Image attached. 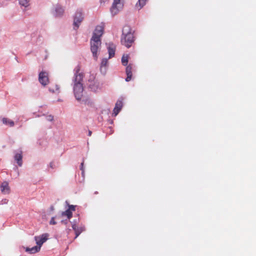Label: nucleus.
I'll return each instance as SVG.
<instances>
[{
	"label": "nucleus",
	"mask_w": 256,
	"mask_h": 256,
	"mask_svg": "<svg viewBox=\"0 0 256 256\" xmlns=\"http://www.w3.org/2000/svg\"><path fill=\"white\" fill-rule=\"evenodd\" d=\"M122 102L121 100H118L116 102L115 107L113 110V114H112L114 116H116L118 115V112L121 110L122 108Z\"/></svg>",
	"instance_id": "obj_15"
},
{
	"label": "nucleus",
	"mask_w": 256,
	"mask_h": 256,
	"mask_svg": "<svg viewBox=\"0 0 256 256\" xmlns=\"http://www.w3.org/2000/svg\"><path fill=\"white\" fill-rule=\"evenodd\" d=\"M38 80L42 85L46 86L49 82L48 73L46 72H42L39 74Z\"/></svg>",
	"instance_id": "obj_7"
},
{
	"label": "nucleus",
	"mask_w": 256,
	"mask_h": 256,
	"mask_svg": "<svg viewBox=\"0 0 256 256\" xmlns=\"http://www.w3.org/2000/svg\"><path fill=\"white\" fill-rule=\"evenodd\" d=\"M75 206L74 205H68V208L64 212H62L61 216L62 217H66L70 219L72 217V212L75 211Z\"/></svg>",
	"instance_id": "obj_9"
},
{
	"label": "nucleus",
	"mask_w": 256,
	"mask_h": 256,
	"mask_svg": "<svg viewBox=\"0 0 256 256\" xmlns=\"http://www.w3.org/2000/svg\"><path fill=\"white\" fill-rule=\"evenodd\" d=\"M108 0H100V3H101V4L102 3L104 4L106 2H108Z\"/></svg>",
	"instance_id": "obj_29"
},
{
	"label": "nucleus",
	"mask_w": 256,
	"mask_h": 256,
	"mask_svg": "<svg viewBox=\"0 0 256 256\" xmlns=\"http://www.w3.org/2000/svg\"><path fill=\"white\" fill-rule=\"evenodd\" d=\"M40 248L38 246H34L32 248H26V251L30 254H34L40 251Z\"/></svg>",
	"instance_id": "obj_19"
},
{
	"label": "nucleus",
	"mask_w": 256,
	"mask_h": 256,
	"mask_svg": "<svg viewBox=\"0 0 256 256\" xmlns=\"http://www.w3.org/2000/svg\"><path fill=\"white\" fill-rule=\"evenodd\" d=\"M64 10L62 6L56 5L54 7L53 14L56 17H60L63 15Z\"/></svg>",
	"instance_id": "obj_12"
},
{
	"label": "nucleus",
	"mask_w": 256,
	"mask_h": 256,
	"mask_svg": "<svg viewBox=\"0 0 256 256\" xmlns=\"http://www.w3.org/2000/svg\"><path fill=\"white\" fill-rule=\"evenodd\" d=\"M132 66L130 64L126 68V74L127 75V77L126 78V82H129L131 80L132 77Z\"/></svg>",
	"instance_id": "obj_17"
},
{
	"label": "nucleus",
	"mask_w": 256,
	"mask_h": 256,
	"mask_svg": "<svg viewBox=\"0 0 256 256\" xmlns=\"http://www.w3.org/2000/svg\"><path fill=\"white\" fill-rule=\"evenodd\" d=\"M122 8V4L120 2V0H114L112 6L110 8L112 14V16L116 14Z\"/></svg>",
	"instance_id": "obj_6"
},
{
	"label": "nucleus",
	"mask_w": 256,
	"mask_h": 256,
	"mask_svg": "<svg viewBox=\"0 0 256 256\" xmlns=\"http://www.w3.org/2000/svg\"><path fill=\"white\" fill-rule=\"evenodd\" d=\"M48 168L54 169L55 168V164L53 162H50L48 165Z\"/></svg>",
	"instance_id": "obj_27"
},
{
	"label": "nucleus",
	"mask_w": 256,
	"mask_h": 256,
	"mask_svg": "<svg viewBox=\"0 0 256 256\" xmlns=\"http://www.w3.org/2000/svg\"><path fill=\"white\" fill-rule=\"evenodd\" d=\"M49 91L55 94H58L60 92V88L58 84L52 86L49 88Z\"/></svg>",
	"instance_id": "obj_18"
},
{
	"label": "nucleus",
	"mask_w": 256,
	"mask_h": 256,
	"mask_svg": "<svg viewBox=\"0 0 256 256\" xmlns=\"http://www.w3.org/2000/svg\"><path fill=\"white\" fill-rule=\"evenodd\" d=\"M44 118L48 122H52L54 120V116L51 114L45 116Z\"/></svg>",
	"instance_id": "obj_26"
},
{
	"label": "nucleus",
	"mask_w": 256,
	"mask_h": 256,
	"mask_svg": "<svg viewBox=\"0 0 256 256\" xmlns=\"http://www.w3.org/2000/svg\"><path fill=\"white\" fill-rule=\"evenodd\" d=\"M101 46V40L91 39L90 40V50L95 60L98 58V52L100 50Z\"/></svg>",
	"instance_id": "obj_3"
},
{
	"label": "nucleus",
	"mask_w": 256,
	"mask_h": 256,
	"mask_svg": "<svg viewBox=\"0 0 256 256\" xmlns=\"http://www.w3.org/2000/svg\"><path fill=\"white\" fill-rule=\"evenodd\" d=\"M2 122L4 125L9 127H13L15 124L12 120L7 118H2Z\"/></svg>",
	"instance_id": "obj_16"
},
{
	"label": "nucleus",
	"mask_w": 256,
	"mask_h": 256,
	"mask_svg": "<svg viewBox=\"0 0 256 256\" xmlns=\"http://www.w3.org/2000/svg\"><path fill=\"white\" fill-rule=\"evenodd\" d=\"M116 46L112 44L109 43L108 45V58L110 59L114 56L116 52Z\"/></svg>",
	"instance_id": "obj_14"
},
{
	"label": "nucleus",
	"mask_w": 256,
	"mask_h": 256,
	"mask_svg": "<svg viewBox=\"0 0 256 256\" xmlns=\"http://www.w3.org/2000/svg\"><path fill=\"white\" fill-rule=\"evenodd\" d=\"M91 134H92V132H91V131H90V130H89V132H88V136H91Z\"/></svg>",
	"instance_id": "obj_30"
},
{
	"label": "nucleus",
	"mask_w": 256,
	"mask_h": 256,
	"mask_svg": "<svg viewBox=\"0 0 256 256\" xmlns=\"http://www.w3.org/2000/svg\"><path fill=\"white\" fill-rule=\"evenodd\" d=\"M0 190L3 194H10V190L8 182H4L0 185Z\"/></svg>",
	"instance_id": "obj_13"
},
{
	"label": "nucleus",
	"mask_w": 256,
	"mask_h": 256,
	"mask_svg": "<svg viewBox=\"0 0 256 256\" xmlns=\"http://www.w3.org/2000/svg\"><path fill=\"white\" fill-rule=\"evenodd\" d=\"M83 165H84V162H82L81 164V166H82V168H81V170H82V166H83Z\"/></svg>",
	"instance_id": "obj_31"
},
{
	"label": "nucleus",
	"mask_w": 256,
	"mask_h": 256,
	"mask_svg": "<svg viewBox=\"0 0 256 256\" xmlns=\"http://www.w3.org/2000/svg\"><path fill=\"white\" fill-rule=\"evenodd\" d=\"M104 30V24H100L96 26L91 39L100 40Z\"/></svg>",
	"instance_id": "obj_5"
},
{
	"label": "nucleus",
	"mask_w": 256,
	"mask_h": 256,
	"mask_svg": "<svg viewBox=\"0 0 256 256\" xmlns=\"http://www.w3.org/2000/svg\"><path fill=\"white\" fill-rule=\"evenodd\" d=\"M50 224H56V222L54 220V218H52L50 222Z\"/></svg>",
	"instance_id": "obj_28"
},
{
	"label": "nucleus",
	"mask_w": 256,
	"mask_h": 256,
	"mask_svg": "<svg viewBox=\"0 0 256 256\" xmlns=\"http://www.w3.org/2000/svg\"><path fill=\"white\" fill-rule=\"evenodd\" d=\"M72 228L73 230H74L75 232V233H76V236H75V238H76L78 236L79 234L82 232L84 230V228H78L76 226V224H73L72 226Z\"/></svg>",
	"instance_id": "obj_20"
},
{
	"label": "nucleus",
	"mask_w": 256,
	"mask_h": 256,
	"mask_svg": "<svg viewBox=\"0 0 256 256\" xmlns=\"http://www.w3.org/2000/svg\"><path fill=\"white\" fill-rule=\"evenodd\" d=\"M48 236L49 234L47 233H45L40 236H36L34 237V240L36 242V244L41 248L42 244L47 240Z\"/></svg>",
	"instance_id": "obj_8"
},
{
	"label": "nucleus",
	"mask_w": 256,
	"mask_h": 256,
	"mask_svg": "<svg viewBox=\"0 0 256 256\" xmlns=\"http://www.w3.org/2000/svg\"><path fill=\"white\" fill-rule=\"evenodd\" d=\"M108 59L104 58H103L101 62L100 69L102 70V67L106 66L108 64Z\"/></svg>",
	"instance_id": "obj_25"
},
{
	"label": "nucleus",
	"mask_w": 256,
	"mask_h": 256,
	"mask_svg": "<svg viewBox=\"0 0 256 256\" xmlns=\"http://www.w3.org/2000/svg\"><path fill=\"white\" fill-rule=\"evenodd\" d=\"M129 56L128 54H124L122 58V63L124 66H126L128 62Z\"/></svg>",
	"instance_id": "obj_22"
},
{
	"label": "nucleus",
	"mask_w": 256,
	"mask_h": 256,
	"mask_svg": "<svg viewBox=\"0 0 256 256\" xmlns=\"http://www.w3.org/2000/svg\"><path fill=\"white\" fill-rule=\"evenodd\" d=\"M90 88L93 92H96L101 90L102 88V84L98 80L88 84Z\"/></svg>",
	"instance_id": "obj_11"
},
{
	"label": "nucleus",
	"mask_w": 256,
	"mask_h": 256,
	"mask_svg": "<svg viewBox=\"0 0 256 256\" xmlns=\"http://www.w3.org/2000/svg\"><path fill=\"white\" fill-rule=\"evenodd\" d=\"M147 0H138V3L136 4V6H140V8H142L146 4Z\"/></svg>",
	"instance_id": "obj_23"
},
{
	"label": "nucleus",
	"mask_w": 256,
	"mask_h": 256,
	"mask_svg": "<svg viewBox=\"0 0 256 256\" xmlns=\"http://www.w3.org/2000/svg\"><path fill=\"white\" fill-rule=\"evenodd\" d=\"M30 0H18V3L21 8H27L30 4Z\"/></svg>",
	"instance_id": "obj_21"
},
{
	"label": "nucleus",
	"mask_w": 256,
	"mask_h": 256,
	"mask_svg": "<svg viewBox=\"0 0 256 256\" xmlns=\"http://www.w3.org/2000/svg\"><path fill=\"white\" fill-rule=\"evenodd\" d=\"M84 18V14L82 10H78L74 16V28H78Z\"/></svg>",
	"instance_id": "obj_4"
},
{
	"label": "nucleus",
	"mask_w": 256,
	"mask_h": 256,
	"mask_svg": "<svg viewBox=\"0 0 256 256\" xmlns=\"http://www.w3.org/2000/svg\"><path fill=\"white\" fill-rule=\"evenodd\" d=\"M82 79L83 74L76 71L72 80V86L74 96L78 100H80L83 96Z\"/></svg>",
	"instance_id": "obj_1"
},
{
	"label": "nucleus",
	"mask_w": 256,
	"mask_h": 256,
	"mask_svg": "<svg viewBox=\"0 0 256 256\" xmlns=\"http://www.w3.org/2000/svg\"><path fill=\"white\" fill-rule=\"evenodd\" d=\"M96 80H95V75L94 74H90L89 78H88V84L90 83H92V82H96Z\"/></svg>",
	"instance_id": "obj_24"
},
{
	"label": "nucleus",
	"mask_w": 256,
	"mask_h": 256,
	"mask_svg": "<svg viewBox=\"0 0 256 256\" xmlns=\"http://www.w3.org/2000/svg\"><path fill=\"white\" fill-rule=\"evenodd\" d=\"M134 41V37L131 28L128 26H125L122 30L121 38L122 44L128 48L131 46Z\"/></svg>",
	"instance_id": "obj_2"
},
{
	"label": "nucleus",
	"mask_w": 256,
	"mask_h": 256,
	"mask_svg": "<svg viewBox=\"0 0 256 256\" xmlns=\"http://www.w3.org/2000/svg\"><path fill=\"white\" fill-rule=\"evenodd\" d=\"M14 159L19 166H22V152L21 150L16 151L14 152Z\"/></svg>",
	"instance_id": "obj_10"
}]
</instances>
